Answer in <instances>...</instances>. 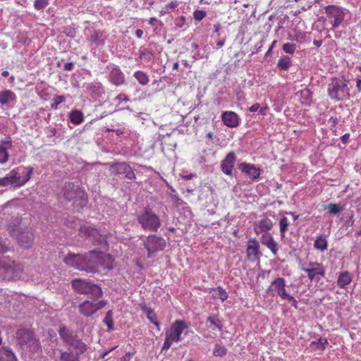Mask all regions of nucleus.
Wrapping results in <instances>:
<instances>
[{"label":"nucleus","instance_id":"f257e3e1","mask_svg":"<svg viewBox=\"0 0 361 361\" xmlns=\"http://www.w3.org/2000/svg\"><path fill=\"white\" fill-rule=\"evenodd\" d=\"M58 333L63 343L69 347L66 351L59 350L60 360L80 361V355L87 350V345L78 337L76 331L66 325H61Z\"/></svg>","mask_w":361,"mask_h":361},{"label":"nucleus","instance_id":"f03ea898","mask_svg":"<svg viewBox=\"0 0 361 361\" xmlns=\"http://www.w3.org/2000/svg\"><path fill=\"white\" fill-rule=\"evenodd\" d=\"M63 262L69 267L87 273L99 271L100 259L98 253L94 250L84 255L69 253L63 259Z\"/></svg>","mask_w":361,"mask_h":361},{"label":"nucleus","instance_id":"7ed1b4c3","mask_svg":"<svg viewBox=\"0 0 361 361\" xmlns=\"http://www.w3.org/2000/svg\"><path fill=\"white\" fill-rule=\"evenodd\" d=\"M33 167H18L9 171L4 177L0 178V187L13 186L15 188L25 185L31 177Z\"/></svg>","mask_w":361,"mask_h":361},{"label":"nucleus","instance_id":"20e7f679","mask_svg":"<svg viewBox=\"0 0 361 361\" xmlns=\"http://www.w3.org/2000/svg\"><path fill=\"white\" fill-rule=\"evenodd\" d=\"M71 285L75 292L86 295L90 299H99L102 297V288L90 280L75 279L71 281Z\"/></svg>","mask_w":361,"mask_h":361},{"label":"nucleus","instance_id":"39448f33","mask_svg":"<svg viewBox=\"0 0 361 361\" xmlns=\"http://www.w3.org/2000/svg\"><path fill=\"white\" fill-rule=\"evenodd\" d=\"M63 196L67 201H73L76 207L82 209L87 203L86 192L73 183H66L62 189Z\"/></svg>","mask_w":361,"mask_h":361},{"label":"nucleus","instance_id":"423d86ee","mask_svg":"<svg viewBox=\"0 0 361 361\" xmlns=\"http://www.w3.org/2000/svg\"><path fill=\"white\" fill-rule=\"evenodd\" d=\"M23 269L21 264H16L4 257H0V279L12 281L19 279L23 274Z\"/></svg>","mask_w":361,"mask_h":361},{"label":"nucleus","instance_id":"0eeeda50","mask_svg":"<svg viewBox=\"0 0 361 361\" xmlns=\"http://www.w3.org/2000/svg\"><path fill=\"white\" fill-rule=\"evenodd\" d=\"M348 80H342L336 77L331 78L327 89L329 97L336 102L348 99L350 97V92L348 87Z\"/></svg>","mask_w":361,"mask_h":361},{"label":"nucleus","instance_id":"6e6552de","mask_svg":"<svg viewBox=\"0 0 361 361\" xmlns=\"http://www.w3.org/2000/svg\"><path fill=\"white\" fill-rule=\"evenodd\" d=\"M137 220L142 229L152 232H157L161 226L159 217L149 207H145L144 210L137 214Z\"/></svg>","mask_w":361,"mask_h":361},{"label":"nucleus","instance_id":"1a4fd4ad","mask_svg":"<svg viewBox=\"0 0 361 361\" xmlns=\"http://www.w3.org/2000/svg\"><path fill=\"white\" fill-rule=\"evenodd\" d=\"M107 304V300L98 299L85 300L78 305L79 312L88 317L94 315L98 310L104 308Z\"/></svg>","mask_w":361,"mask_h":361},{"label":"nucleus","instance_id":"9d476101","mask_svg":"<svg viewBox=\"0 0 361 361\" xmlns=\"http://www.w3.org/2000/svg\"><path fill=\"white\" fill-rule=\"evenodd\" d=\"M166 245V240L162 237L149 235L144 241V246L147 250V257L151 258L157 252L164 250Z\"/></svg>","mask_w":361,"mask_h":361},{"label":"nucleus","instance_id":"9b49d317","mask_svg":"<svg viewBox=\"0 0 361 361\" xmlns=\"http://www.w3.org/2000/svg\"><path fill=\"white\" fill-rule=\"evenodd\" d=\"M12 235L16 237L18 243L25 248L32 246L35 236L30 228H18L12 231Z\"/></svg>","mask_w":361,"mask_h":361},{"label":"nucleus","instance_id":"f8f14e48","mask_svg":"<svg viewBox=\"0 0 361 361\" xmlns=\"http://www.w3.org/2000/svg\"><path fill=\"white\" fill-rule=\"evenodd\" d=\"M16 338L18 344L20 348H23L25 346H29L33 350L39 346L38 341L33 337L31 332L25 329H21L16 332Z\"/></svg>","mask_w":361,"mask_h":361},{"label":"nucleus","instance_id":"ddd939ff","mask_svg":"<svg viewBox=\"0 0 361 361\" xmlns=\"http://www.w3.org/2000/svg\"><path fill=\"white\" fill-rule=\"evenodd\" d=\"M79 234L82 237H86L96 245H100L104 241V238L98 230L90 225L84 224L80 227Z\"/></svg>","mask_w":361,"mask_h":361},{"label":"nucleus","instance_id":"4468645a","mask_svg":"<svg viewBox=\"0 0 361 361\" xmlns=\"http://www.w3.org/2000/svg\"><path fill=\"white\" fill-rule=\"evenodd\" d=\"M111 169L114 175H124L129 180L136 178L133 169L126 162L114 163L111 165Z\"/></svg>","mask_w":361,"mask_h":361},{"label":"nucleus","instance_id":"2eb2a0df","mask_svg":"<svg viewBox=\"0 0 361 361\" xmlns=\"http://www.w3.org/2000/svg\"><path fill=\"white\" fill-rule=\"evenodd\" d=\"M188 327V325L185 322L176 320L171 326L169 333H166V334L171 338L172 341L178 343L181 341V334L183 331Z\"/></svg>","mask_w":361,"mask_h":361},{"label":"nucleus","instance_id":"dca6fc26","mask_svg":"<svg viewBox=\"0 0 361 361\" xmlns=\"http://www.w3.org/2000/svg\"><path fill=\"white\" fill-rule=\"evenodd\" d=\"M236 161V156L233 152H230L221 162V169L226 175L232 176L233 169Z\"/></svg>","mask_w":361,"mask_h":361},{"label":"nucleus","instance_id":"f3484780","mask_svg":"<svg viewBox=\"0 0 361 361\" xmlns=\"http://www.w3.org/2000/svg\"><path fill=\"white\" fill-rule=\"evenodd\" d=\"M326 14L331 18H334L332 22L333 27H337L340 25L344 19V13L341 8L334 6H328L325 8Z\"/></svg>","mask_w":361,"mask_h":361},{"label":"nucleus","instance_id":"a211bd4d","mask_svg":"<svg viewBox=\"0 0 361 361\" xmlns=\"http://www.w3.org/2000/svg\"><path fill=\"white\" fill-rule=\"evenodd\" d=\"M286 281L282 277H279L271 282V286L268 288V290H274L276 292L281 299L285 300V297L288 296L286 290Z\"/></svg>","mask_w":361,"mask_h":361},{"label":"nucleus","instance_id":"6ab92c4d","mask_svg":"<svg viewBox=\"0 0 361 361\" xmlns=\"http://www.w3.org/2000/svg\"><path fill=\"white\" fill-rule=\"evenodd\" d=\"M259 244L256 239L253 238L249 240L246 250L248 259L253 261L257 259L259 255Z\"/></svg>","mask_w":361,"mask_h":361},{"label":"nucleus","instance_id":"aec40b11","mask_svg":"<svg viewBox=\"0 0 361 361\" xmlns=\"http://www.w3.org/2000/svg\"><path fill=\"white\" fill-rule=\"evenodd\" d=\"M261 243L262 245L267 246L274 255H277L278 244L269 233H264L262 234Z\"/></svg>","mask_w":361,"mask_h":361},{"label":"nucleus","instance_id":"412c9836","mask_svg":"<svg viewBox=\"0 0 361 361\" xmlns=\"http://www.w3.org/2000/svg\"><path fill=\"white\" fill-rule=\"evenodd\" d=\"M221 118L224 123L230 128L236 127L239 123L238 116L233 111H226L223 113Z\"/></svg>","mask_w":361,"mask_h":361},{"label":"nucleus","instance_id":"4be33fe9","mask_svg":"<svg viewBox=\"0 0 361 361\" xmlns=\"http://www.w3.org/2000/svg\"><path fill=\"white\" fill-rule=\"evenodd\" d=\"M109 80L115 85L119 86L124 83L125 77L123 72L118 67L111 69L109 74Z\"/></svg>","mask_w":361,"mask_h":361},{"label":"nucleus","instance_id":"5701e85b","mask_svg":"<svg viewBox=\"0 0 361 361\" xmlns=\"http://www.w3.org/2000/svg\"><path fill=\"white\" fill-rule=\"evenodd\" d=\"M273 226V223L271 219L268 218L263 219L255 223L254 226V231L257 234L268 233L267 231L271 230Z\"/></svg>","mask_w":361,"mask_h":361},{"label":"nucleus","instance_id":"b1692460","mask_svg":"<svg viewBox=\"0 0 361 361\" xmlns=\"http://www.w3.org/2000/svg\"><path fill=\"white\" fill-rule=\"evenodd\" d=\"M239 168L242 172L247 174L252 179H257L260 175L259 170L252 164L242 163Z\"/></svg>","mask_w":361,"mask_h":361},{"label":"nucleus","instance_id":"393cba45","mask_svg":"<svg viewBox=\"0 0 361 361\" xmlns=\"http://www.w3.org/2000/svg\"><path fill=\"white\" fill-rule=\"evenodd\" d=\"M97 253L101 262L99 264V267L109 270L113 269L114 266L112 257L109 254H103L102 252Z\"/></svg>","mask_w":361,"mask_h":361},{"label":"nucleus","instance_id":"a878e982","mask_svg":"<svg viewBox=\"0 0 361 361\" xmlns=\"http://www.w3.org/2000/svg\"><path fill=\"white\" fill-rule=\"evenodd\" d=\"M12 146L11 140L1 141L0 142V163L4 164L8 161V153L7 150Z\"/></svg>","mask_w":361,"mask_h":361},{"label":"nucleus","instance_id":"bb28decb","mask_svg":"<svg viewBox=\"0 0 361 361\" xmlns=\"http://www.w3.org/2000/svg\"><path fill=\"white\" fill-rule=\"evenodd\" d=\"M85 87L88 92L95 96H100L104 92L102 83L97 82L86 83Z\"/></svg>","mask_w":361,"mask_h":361},{"label":"nucleus","instance_id":"cd10ccee","mask_svg":"<svg viewBox=\"0 0 361 361\" xmlns=\"http://www.w3.org/2000/svg\"><path fill=\"white\" fill-rule=\"evenodd\" d=\"M105 36L103 31L100 30H94L90 36V41L91 43L97 46L103 45L105 41Z\"/></svg>","mask_w":361,"mask_h":361},{"label":"nucleus","instance_id":"c85d7f7f","mask_svg":"<svg viewBox=\"0 0 361 361\" xmlns=\"http://www.w3.org/2000/svg\"><path fill=\"white\" fill-rule=\"evenodd\" d=\"M351 281L352 276L350 273L348 271H344L339 274L337 280V285L341 288H344L347 285L350 283Z\"/></svg>","mask_w":361,"mask_h":361},{"label":"nucleus","instance_id":"c756f323","mask_svg":"<svg viewBox=\"0 0 361 361\" xmlns=\"http://www.w3.org/2000/svg\"><path fill=\"white\" fill-rule=\"evenodd\" d=\"M0 361H17V359L9 348L4 346L0 349Z\"/></svg>","mask_w":361,"mask_h":361},{"label":"nucleus","instance_id":"7c9ffc66","mask_svg":"<svg viewBox=\"0 0 361 361\" xmlns=\"http://www.w3.org/2000/svg\"><path fill=\"white\" fill-rule=\"evenodd\" d=\"M298 94H299V100L301 104L307 106L310 105V104L312 103V94L309 89L305 88L300 91Z\"/></svg>","mask_w":361,"mask_h":361},{"label":"nucleus","instance_id":"2f4dec72","mask_svg":"<svg viewBox=\"0 0 361 361\" xmlns=\"http://www.w3.org/2000/svg\"><path fill=\"white\" fill-rule=\"evenodd\" d=\"M16 96L11 90H4L0 92V104L1 105L7 104L9 102L14 101Z\"/></svg>","mask_w":361,"mask_h":361},{"label":"nucleus","instance_id":"473e14b6","mask_svg":"<svg viewBox=\"0 0 361 361\" xmlns=\"http://www.w3.org/2000/svg\"><path fill=\"white\" fill-rule=\"evenodd\" d=\"M302 270L305 271L307 274L308 278L312 281L315 279L316 276H320L322 277H324L325 276V270L324 269H310V268H306L302 267Z\"/></svg>","mask_w":361,"mask_h":361},{"label":"nucleus","instance_id":"72a5a7b5","mask_svg":"<svg viewBox=\"0 0 361 361\" xmlns=\"http://www.w3.org/2000/svg\"><path fill=\"white\" fill-rule=\"evenodd\" d=\"M70 120L73 124L79 125L84 120L83 114L79 110H73L70 113Z\"/></svg>","mask_w":361,"mask_h":361},{"label":"nucleus","instance_id":"f704fd0d","mask_svg":"<svg viewBox=\"0 0 361 361\" xmlns=\"http://www.w3.org/2000/svg\"><path fill=\"white\" fill-rule=\"evenodd\" d=\"M329 342L326 338H319L317 341L311 342L310 346L314 350H324Z\"/></svg>","mask_w":361,"mask_h":361},{"label":"nucleus","instance_id":"c9c22d12","mask_svg":"<svg viewBox=\"0 0 361 361\" xmlns=\"http://www.w3.org/2000/svg\"><path fill=\"white\" fill-rule=\"evenodd\" d=\"M291 66L292 61L288 56H281L277 63V66L284 71H288Z\"/></svg>","mask_w":361,"mask_h":361},{"label":"nucleus","instance_id":"e433bc0d","mask_svg":"<svg viewBox=\"0 0 361 361\" xmlns=\"http://www.w3.org/2000/svg\"><path fill=\"white\" fill-rule=\"evenodd\" d=\"M314 246L320 251H324L327 249V240L326 237L321 235L317 238L314 241Z\"/></svg>","mask_w":361,"mask_h":361},{"label":"nucleus","instance_id":"4c0bfd02","mask_svg":"<svg viewBox=\"0 0 361 361\" xmlns=\"http://www.w3.org/2000/svg\"><path fill=\"white\" fill-rule=\"evenodd\" d=\"M144 312L146 313L147 319L157 326H159V324L157 319V315L154 311L149 307H144L142 308Z\"/></svg>","mask_w":361,"mask_h":361},{"label":"nucleus","instance_id":"58836bf2","mask_svg":"<svg viewBox=\"0 0 361 361\" xmlns=\"http://www.w3.org/2000/svg\"><path fill=\"white\" fill-rule=\"evenodd\" d=\"M103 322L108 326L107 331L109 332L112 331L114 329L112 310L107 311Z\"/></svg>","mask_w":361,"mask_h":361},{"label":"nucleus","instance_id":"ea45409f","mask_svg":"<svg viewBox=\"0 0 361 361\" xmlns=\"http://www.w3.org/2000/svg\"><path fill=\"white\" fill-rule=\"evenodd\" d=\"M134 77L142 85H145L149 82V77L147 74L143 71H138L135 72Z\"/></svg>","mask_w":361,"mask_h":361},{"label":"nucleus","instance_id":"a19ab883","mask_svg":"<svg viewBox=\"0 0 361 361\" xmlns=\"http://www.w3.org/2000/svg\"><path fill=\"white\" fill-rule=\"evenodd\" d=\"M227 353V349L219 344H216L213 350V355L215 357H223Z\"/></svg>","mask_w":361,"mask_h":361},{"label":"nucleus","instance_id":"79ce46f5","mask_svg":"<svg viewBox=\"0 0 361 361\" xmlns=\"http://www.w3.org/2000/svg\"><path fill=\"white\" fill-rule=\"evenodd\" d=\"M289 223L288 219L285 216L282 217L279 221L280 233L282 238L284 237L286 231L288 230Z\"/></svg>","mask_w":361,"mask_h":361},{"label":"nucleus","instance_id":"37998d69","mask_svg":"<svg viewBox=\"0 0 361 361\" xmlns=\"http://www.w3.org/2000/svg\"><path fill=\"white\" fill-rule=\"evenodd\" d=\"M207 321L210 322L211 324L215 326L219 331L223 329V324L216 316H209L207 317Z\"/></svg>","mask_w":361,"mask_h":361},{"label":"nucleus","instance_id":"c03bdc74","mask_svg":"<svg viewBox=\"0 0 361 361\" xmlns=\"http://www.w3.org/2000/svg\"><path fill=\"white\" fill-rule=\"evenodd\" d=\"M328 209L330 214H337L343 211V207L337 204H329L328 205Z\"/></svg>","mask_w":361,"mask_h":361},{"label":"nucleus","instance_id":"a18cd8bd","mask_svg":"<svg viewBox=\"0 0 361 361\" xmlns=\"http://www.w3.org/2000/svg\"><path fill=\"white\" fill-rule=\"evenodd\" d=\"M66 100V98L63 95H58V96H56L55 97H54L53 99V101L54 102L51 104V108L52 109H58V106L65 102Z\"/></svg>","mask_w":361,"mask_h":361},{"label":"nucleus","instance_id":"49530a36","mask_svg":"<svg viewBox=\"0 0 361 361\" xmlns=\"http://www.w3.org/2000/svg\"><path fill=\"white\" fill-rule=\"evenodd\" d=\"M176 1H171L169 4L166 5L165 7L162 8L159 13L161 16H164L169 12V10L174 9L177 6Z\"/></svg>","mask_w":361,"mask_h":361},{"label":"nucleus","instance_id":"de8ad7c7","mask_svg":"<svg viewBox=\"0 0 361 361\" xmlns=\"http://www.w3.org/2000/svg\"><path fill=\"white\" fill-rule=\"evenodd\" d=\"M49 0H36L34 3V7L36 10H42L49 4Z\"/></svg>","mask_w":361,"mask_h":361},{"label":"nucleus","instance_id":"09e8293b","mask_svg":"<svg viewBox=\"0 0 361 361\" xmlns=\"http://www.w3.org/2000/svg\"><path fill=\"white\" fill-rule=\"evenodd\" d=\"M296 49V45L292 43H286L283 45V50L289 54H293Z\"/></svg>","mask_w":361,"mask_h":361},{"label":"nucleus","instance_id":"8fccbe9b","mask_svg":"<svg viewBox=\"0 0 361 361\" xmlns=\"http://www.w3.org/2000/svg\"><path fill=\"white\" fill-rule=\"evenodd\" d=\"M216 291H217L216 296L219 298H220L221 300V301H224L228 298V294H227L226 291L221 286H219L216 288Z\"/></svg>","mask_w":361,"mask_h":361},{"label":"nucleus","instance_id":"3c124183","mask_svg":"<svg viewBox=\"0 0 361 361\" xmlns=\"http://www.w3.org/2000/svg\"><path fill=\"white\" fill-rule=\"evenodd\" d=\"M169 199L171 202L176 207L183 204V200L178 195L171 194Z\"/></svg>","mask_w":361,"mask_h":361},{"label":"nucleus","instance_id":"603ef678","mask_svg":"<svg viewBox=\"0 0 361 361\" xmlns=\"http://www.w3.org/2000/svg\"><path fill=\"white\" fill-rule=\"evenodd\" d=\"M194 18L200 21L206 16V12L202 10H196L193 13Z\"/></svg>","mask_w":361,"mask_h":361},{"label":"nucleus","instance_id":"864d4df0","mask_svg":"<svg viewBox=\"0 0 361 361\" xmlns=\"http://www.w3.org/2000/svg\"><path fill=\"white\" fill-rule=\"evenodd\" d=\"M174 342L171 339V338L166 334V336L164 340V343L162 346V350H168L172 345V343Z\"/></svg>","mask_w":361,"mask_h":361},{"label":"nucleus","instance_id":"5fc2aeb1","mask_svg":"<svg viewBox=\"0 0 361 361\" xmlns=\"http://www.w3.org/2000/svg\"><path fill=\"white\" fill-rule=\"evenodd\" d=\"M287 299L288 301L291 302L292 306H293L295 309L298 308V301L294 298L293 296L288 294L287 297H285V300Z\"/></svg>","mask_w":361,"mask_h":361},{"label":"nucleus","instance_id":"6e6d98bb","mask_svg":"<svg viewBox=\"0 0 361 361\" xmlns=\"http://www.w3.org/2000/svg\"><path fill=\"white\" fill-rule=\"evenodd\" d=\"M307 268H310V269L317 268V269H324V267L321 264H319V263H318L317 262H310L308 264V267Z\"/></svg>","mask_w":361,"mask_h":361},{"label":"nucleus","instance_id":"4d7b16f0","mask_svg":"<svg viewBox=\"0 0 361 361\" xmlns=\"http://www.w3.org/2000/svg\"><path fill=\"white\" fill-rule=\"evenodd\" d=\"M150 56H151V53L146 49H144L140 51V59L145 58L147 56H149V58Z\"/></svg>","mask_w":361,"mask_h":361},{"label":"nucleus","instance_id":"13d9d810","mask_svg":"<svg viewBox=\"0 0 361 361\" xmlns=\"http://www.w3.org/2000/svg\"><path fill=\"white\" fill-rule=\"evenodd\" d=\"M75 63L73 62H68L65 63L63 68L65 71H71L74 68Z\"/></svg>","mask_w":361,"mask_h":361},{"label":"nucleus","instance_id":"bf43d9fd","mask_svg":"<svg viewBox=\"0 0 361 361\" xmlns=\"http://www.w3.org/2000/svg\"><path fill=\"white\" fill-rule=\"evenodd\" d=\"M116 100H118V101H121L122 100V101H125V102H128L129 101V98L126 94H120L116 96Z\"/></svg>","mask_w":361,"mask_h":361},{"label":"nucleus","instance_id":"052dcab7","mask_svg":"<svg viewBox=\"0 0 361 361\" xmlns=\"http://www.w3.org/2000/svg\"><path fill=\"white\" fill-rule=\"evenodd\" d=\"M8 251V247L3 243V242L0 240V253H6Z\"/></svg>","mask_w":361,"mask_h":361},{"label":"nucleus","instance_id":"680f3d73","mask_svg":"<svg viewBox=\"0 0 361 361\" xmlns=\"http://www.w3.org/2000/svg\"><path fill=\"white\" fill-rule=\"evenodd\" d=\"M259 108L260 106L259 104H255L250 107L249 111L252 113L256 112Z\"/></svg>","mask_w":361,"mask_h":361},{"label":"nucleus","instance_id":"e2e57ef3","mask_svg":"<svg viewBox=\"0 0 361 361\" xmlns=\"http://www.w3.org/2000/svg\"><path fill=\"white\" fill-rule=\"evenodd\" d=\"M350 137V134L349 133H345V135H343L341 137V142L343 143H346Z\"/></svg>","mask_w":361,"mask_h":361},{"label":"nucleus","instance_id":"0e129e2a","mask_svg":"<svg viewBox=\"0 0 361 361\" xmlns=\"http://www.w3.org/2000/svg\"><path fill=\"white\" fill-rule=\"evenodd\" d=\"M143 35V30H140V29H137L135 31V36L137 37V38H141Z\"/></svg>","mask_w":361,"mask_h":361},{"label":"nucleus","instance_id":"69168bd1","mask_svg":"<svg viewBox=\"0 0 361 361\" xmlns=\"http://www.w3.org/2000/svg\"><path fill=\"white\" fill-rule=\"evenodd\" d=\"M214 32L218 33V35H219V32L221 28L220 23L215 24L214 25Z\"/></svg>","mask_w":361,"mask_h":361},{"label":"nucleus","instance_id":"338daca9","mask_svg":"<svg viewBox=\"0 0 361 361\" xmlns=\"http://www.w3.org/2000/svg\"><path fill=\"white\" fill-rule=\"evenodd\" d=\"M356 87L357 88V90L359 92L361 91V79L360 78H357L356 80Z\"/></svg>","mask_w":361,"mask_h":361},{"label":"nucleus","instance_id":"774afa93","mask_svg":"<svg viewBox=\"0 0 361 361\" xmlns=\"http://www.w3.org/2000/svg\"><path fill=\"white\" fill-rule=\"evenodd\" d=\"M115 348H116V347H114V348H111V349H109V350H108L104 351V352L102 353V357L103 359H104V358L107 356V355H108L111 351H112L114 349H115Z\"/></svg>","mask_w":361,"mask_h":361}]
</instances>
